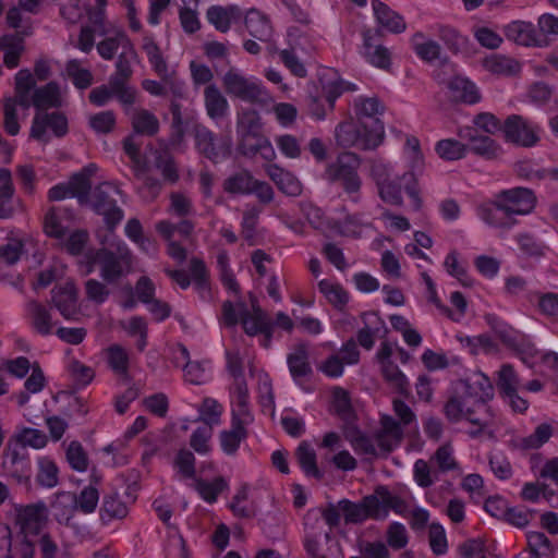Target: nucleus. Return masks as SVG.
I'll use <instances>...</instances> for the list:
<instances>
[{
  "mask_svg": "<svg viewBox=\"0 0 558 558\" xmlns=\"http://www.w3.org/2000/svg\"><path fill=\"white\" fill-rule=\"evenodd\" d=\"M404 508V500L384 485L377 486L373 494L363 497L359 502L340 500V509L347 524H359L367 519L384 520L388 517L389 510L402 513Z\"/></svg>",
  "mask_w": 558,
  "mask_h": 558,
  "instance_id": "obj_1",
  "label": "nucleus"
},
{
  "mask_svg": "<svg viewBox=\"0 0 558 558\" xmlns=\"http://www.w3.org/2000/svg\"><path fill=\"white\" fill-rule=\"evenodd\" d=\"M371 173L376 182L378 194L386 204L399 206L401 204V187L404 186L411 199V206L415 208L423 206V201L416 190V179L413 172L400 174L395 171L391 165L375 161Z\"/></svg>",
  "mask_w": 558,
  "mask_h": 558,
  "instance_id": "obj_2",
  "label": "nucleus"
},
{
  "mask_svg": "<svg viewBox=\"0 0 558 558\" xmlns=\"http://www.w3.org/2000/svg\"><path fill=\"white\" fill-rule=\"evenodd\" d=\"M84 274L89 275L95 266L100 268V277L111 283L124 276L132 266V253L123 241H118L110 247L88 248L80 260Z\"/></svg>",
  "mask_w": 558,
  "mask_h": 558,
  "instance_id": "obj_3",
  "label": "nucleus"
},
{
  "mask_svg": "<svg viewBox=\"0 0 558 558\" xmlns=\"http://www.w3.org/2000/svg\"><path fill=\"white\" fill-rule=\"evenodd\" d=\"M35 78L29 70L23 69L15 74L14 92L22 108L28 109L34 106L38 111H45L62 106V92L57 83L50 82L38 88H35Z\"/></svg>",
  "mask_w": 558,
  "mask_h": 558,
  "instance_id": "obj_4",
  "label": "nucleus"
},
{
  "mask_svg": "<svg viewBox=\"0 0 558 558\" xmlns=\"http://www.w3.org/2000/svg\"><path fill=\"white\" fill-rule=\"evenodd\" d=\"M384 134V125L372 120L369 129L354 117L340 122L335 129L336 144L342 148L374 149L381 144Z\"/></svg>",
  "mask_w": 558,
  "mask_h": 558,
  "instance_id": "obj_5",
  "label": "nucleus"
},
{
  "mask_svg": "<svg viewBox=\"0 0 558 558\" xmlns=\"http://www.w3.org/2000/svg\"><path fill=\"white\" fill-rule=\"evenodd\" d=\"M444 414L450 423L462 420L471 423L474 428L469 432L472 438L478 437L493 423L492 410H480L462 391L450 397L444 405Z\"/></svg>",
  "mask_w": 558,
  "mask_h": 558,
  "instance_id": "obj_6",
  "label": "nucleus"
},
{
  "mask_svg": "<svg viewBox=\"0 0 558 558\" xmlns=\"http://www.w3.org/2000/svg\"><path fill=\"white\" fill-rule=\"evenodd\" d=\"M221 83L230 97L257 105H266L271 100L262 81L245 75L239 68L230 66L223 74Z\"/></svg>",
  "mask_w": 558,
  "mask_h": 558,
  "instance_id": "obj_7",
  "label": "nucleus"
},
{
  "mask_svg": "<svg viewBox=\"0 0 558 558\" xmlns=\"http://www.w3.org/2000/svg\"><path fill=\"white\" fill-rule=\"evenodd\" d=\"M69 132V123L65 114L59 111H37L32 120L29 137L47 144L51 136L63 137Z\"/></svg>",
  "mask_w": 558,
  "mask_h": 558,
  "instance_id": "obj_8",
  "label": "nucleus"
},
{
  "mask_svg": "<svg viewBox=\"0 0 558 558\" xmlns=\"http://www.w3.org/2000/svg\"><path fill=\"white\" fill-rule=\"evenodd\" d=\"M2 471L20 484H29L32 464L28 449L23 444H8L2 454Z\"/></svg>",
  "mask_w": 558,
  "mask_h": 558,
  "instance_id": "obj_9",
  "label": "nucleus"
},
{
  "mask_svg": "<svg viewBox=\"0 0 558 558\" xmlns=\"http://www.w3.org/2000/svg\"><path fill=\"white\" fill-rule=\"evenodd\" d=\"M359 166L360 159L355 154H341L335 162L327 166L325 178L331 182L341 181L348 193H355L361 187V180L356 172Z\"/></svg>",
  "mask_w": 558,
  "mask_h": 558,
  "instance_id": "obj_10",
  "label": "nucleus"
},
{
  "mask_svg": "<svg viewBox=\"0 0 558 558\" xmlns=\"http://www.w3.org/2000/svg\"><path fill=\"white\" fill-rule=\"evenodd\" d=\"M506 138L520 146L530 147L539 140V128L520 116L509 117L504 125Z\"/></svg>",
  "mask_w": 558,
  "mask_h": 558,
  "instance_id": "obj_11",
  "label": "nucleus"
},
{
  "mask_svg": "<svg viewBox=\"0 0 558 558\" xmlns=\"http://www.w3.org/2000/svg\"><path fill=\"white\" fill-rule=\"evenodd\" d=\"M492 204L497 209H511V207L517 209H534L537 206V196L529 187L517 186L497 193Z\"/></svg>",
  "mask_w": 558,
  "mask_h": 558,
  "instance_id": "obj_12",
  "label": "nucleus"
},
{
  "mask_svg": "<svg viewBox=\"0 0 558 558\" xmlns=\"http://www.w3.org/2000/svg\"><path fill=\"white\" fill-rule=\"evenodd\" d=\"M47 522V510L44 504L28 505L17 509L16 524L20 535L37 537Z\"/></svg>",
  "mask_w": 558,
  "mask_h": 558,
  "instance_id": "obj_13",
  "label": "nucleus"
},
{
  "mask_svg": "<svg viewBox=\"0 0 558 558\" xmlns=\"http://www.w3.org/2000/svg\"><path fill=\"white\" fill-rule=\"evenodd\" d=\"M462 392L470 398L480 410H492L487 401L493 398V385L483 373H474L460 383Z\"/></svg>",
  "mask_w": 558,
  "mask_h": 558,
  "instance_id": "obj_14",
  "label": "nucleus"
},
{
  "mask_svg": "<svg viewBox=\"0 0 558 558\" xmlns=\"http://www.w3.org/2000/svg\"><path fill=\"white\" fill-rule=\"evenodd\" d=\"M287 364L293 381L302 387L313 375L308 344L305 342L294 344L287 354Z\"/></svg>",
  "mask_w": 558,
  "mask_h": 558,
  "instance_id": "obj_15",
  "label": "nucleus"
},
{
  "mask_svg": "<svg viewBox=\"0 0 558 558\" xmlns=\"http://www.w3.org/2000/svg\"><path fill=\"white\" fill-rule=\"evenodd\" d=\"M487 325L494 330L500 341L510 350L518 354L527 351L529 345L525 343L523 336L509 326L506 322L501 320L494 314L485 316Z\"/></svg>",
  "mask_w": 558,
  "mask_h": 558,
  "instance_id": "obj_16",
  "label": "nucleus"
},
{
  "mask_svg": "<svg viewBox=\"0 0 558 558\" xmlns=\"http://www.w3.org/2000/svg\"><path fill=\"white\" fill-rule=\"evenodd\" d=\"M25 311L29 326L35 332L43 337L52 335L56 323L49 307L32 299L26 302Z\"/></svg>",
  "mask_w": 558,
  "mask_h": 558,
  "instance_id": "obj_17",
  "label": "nucleus"
},
{
  "mask_svg": "<svg viewBox=\"0 0 558 558\" xmlns=\"http://www.w3.org/2000/svg\"><path fill=\"white\" fill-rule=\"evenodd\" d=\"M507 39L525 47H542L544 39L537 33L536 26L526 21H513L504 28Z\"/></svg>",
  "mask_w": 558,
  "mask_h": 558,
  "instance_id": "obj_18",
  "label": "nucleus"
},
{
  "mask_svg": "<svg viewBox=\"0 0 558 558\" xmlns=\"http://www.w3.org/2000/svg\"><path fill=\"white\" fill-rule=\"evenodd\" d=\"M304 547L312 558H344L339 541L330 532L317 538H304Z\"/></svg>",
  "mask_w": 558,
  "mask_h": 558,
  "instance_id": "obj_19",
  "label": "nucleus"
},
{
  "mask_svg": "<svg viewBox=\"0 0 558 558\" xmlns=\"http://www.w3.org/2000/svg\"><path fill=\"white\" fill-rule=\"evenodd\" d=\"M125 114L135 134L154 136L158 133L160 123L153 111L143 107L125 108Z\"/></svg>",
  "mask_w": 558,
  "mask_h": 558,
  "instance_id": "obj_20",
  "label": "nucleus"
},
{
  "mask_svg": "<svg viewBox=\"0 0 558 558\" xmlns=\"http://www.w3.org/2000/svg\"><path fill=\"white\" fill-rule=\"evenodd\" d=\"M242 16L241 9L235 4L211 5L206 11V19L216 31L227 33L233 23Z\"/></svg>",
  "mask_w": 558,
  "mask_h": 558,
  "instance_id": "obj_21",
  "label": "nucleus"
},
{
  "mask_svg": "<svg viewBox=\"0 0 558 558\" xmlns=\"http://www.w3.org/2000/svg\"><path fill=\"white\" fill-rule=\"evenodd\" d=\"M77 293L72 282L52 289L51 302L65 319H73L77 314Z\"/></svg>",
  "mask_w": 558,
  "mask_h": 558,
  "instance_id": "obj_22",
  "label": "nucleus"
},
{
  "mask_svg": "<svg viewBox=\"0 0 558 558\" xmlns=\"http://www.w3.org/2000/svg\"><path fill=\"white\" fill-rule=\"evenodd\" d=\"M458 135L461 140L469 142V151L490 158L497 155L499 146L489 136L477 134V130L466 126L460 129Z\"/></svg>",
  "mask_w": 558,
  "mask_h": 558,
  "instance_id": "obj_23",
  "label": "nucleus"
},
{
  "mask_svg": "<svg viewBox=\"0 0 558 558\" xmlns=\"http://www.w3.org/2000/svg\"><path fill=\"white\" fill-rule=\"evenodd\" d=\"M364 327L357 332V341L361 347L371 350L374 347L375 337H384L388 331L385 322L375 312L363 313Z\"/></svg>",
  "mask_w": 558,
  "mask_h": 558,
  "instance_id": "obj_24",
  "label": "nucleus"
},
{
  "mask_svg": "<svg viewBox=\"0 0 558 558\" xmlns=\"http://www.w3.org/2000/svg\"><path fill=\"white\" fill-rule=\"evenodd\" d=\"M195 145L201 154L214 161L229 155V145H216L214 133L204 126L195 130Z\"/></svg>",
  "mask_w": 558,
  "mask_h": 558,
  "instance_id": "obj_25",
  "label": "nucleus"
},
{
  "mask_svg": "<svg viewBox=\"0 0 558 558\" xmlns=\"http://www.w3.org/2000/svg\"><path fill=\"white\" fill-rule=\"evenodd\" d=\"M92 204L95 209H120L124 205L122 191L116 184L105 182L95 189Z\"/></svg>",
  "mask_w": 558,
  "mask_h": 558,
  "instance_id": "obj_26",
  "label": "nucleus"
},
{
  "mask_svg": "<svg viewBox=\"0 0 558 558\" xmlns=\"http://www.w3.org/2000/svg\"><path fill=\"white\" fill-rule=\"evenodd\" d=\"M204 106L207 116L214 121H219L229 113L228 99L215 84L205 87Z\"/></svg>",
  "mask_w": 558,
  "mask_h": 558,
  "instance_id": "obj_27",
  "label": "nucleus"
},
{
  "mask_svg": "<svg viewBox=\"0 0 558 558\" xmlns=\"http://www.w3.org/2000/svg\"><path fill=\"white\" fill-rule=\"evenodd\" d=\"M372 8L377 23L386 31L395 34L403 33L407 28L404 19L379 0H372Z\"/></svg>",
  "mask_w": 558,
  "mask_h": 558,
  "instance_id": "obj_28",
  "label": "nucleus"
},
{
  "mask_svg": "<svg viewBox=\"0 0 558 558\" xmlns=\"http://www.w3.org/2000/svg\"><path fill=\"white\" fill-rule=\"evenodd\" d=\"M265 171L280 191L290 196H298L302 192L301 182L290 171L276 163H268Z\"/></svg>",
  "mask_w": 558,
  "mask_h": 558,
  "instance_id": "obj_29",
  "label": "nucleus"
},
{
  "mask_svg": "<svg viewBox=\"0 0 558 558\" xmlns=\"http://www.w3.org/2000/svg\"><path fill=\"white\" fill-rule=\"evenodd\" d=\"M380 422L381 430L376 435V444L383 451L389 452L403 437L402 424L390 415H384Z\"/></svg>",
  "mask_w": 558,
  "mask_h": 558,
  "instance_id": "obj_30",
  "label": "nucleus"
},
{
  "mask_svg": "<svg viewBox=\"0 0 558 558\" xmlns=\"http://www.w3.org/2000/svg\"><path fill=\"white\" fill-rule=\"evenodd\" d=\"M241 323L244 331L248 336H255L263 330H267V326L271 324L266 313L255 303H252V312H250L244 303H240Z\"/></svg>",
  "mask_w": 558,
  "mask_h": 558,
  "instance_id": "obj_31",
  "label": "nucleus"
},
{
  "mask_svg": "<svg viewBox=\"0 0 558 558\" xmlns=\"http://www.w3.org/2000/svg\"><path fill=\"white\" fill-rule=\"evenodd\" d=\"M307 222L316 230L323 232L326 236L350 235L351 229L348 223L327 218L323 211H308Z\"/></svg>",
  "mask_w": 558,
  "mask_h": 558,
  "instance_id": "obj_32",
  "label": "nucleus"
},
{
  "mask_svg": "<svg viewBox=\"0 0 558 558\" xmlns=\"http://www.w3.org/2000/svg\"><path fill=\"white\" fill-rule=\"evenodd\" d=\"M450 96L456 101L476 104L481 99L480 92L474 83L463 76H454L449 81Z\"/></svg>",
  "mask_w": 558,
  "mask_h": 558,
  "instance_id": "obj_33",
  "label": "nucleus"
},
{
  "mask_svg": "<svg viewBox=\"0 0 558 558\" xmlns=\"http://www.w3.org/2000/svg\"><path fill=\"white\" fill-rule=\"evenodd\" d=\"M355 117L363 123H365L366 128L371 129V121H375L379 125H384L379 119V116L384 111V106L379 102L377 98L369 97L364 98L360 97L354 102Z\"/></svg>",
  "mask_w": 558,
  "mask_h": 558,
  "instance_id": "obj_34",
  "label": "nucleus"
},
{
  "mask_svg": "<svg viewBox=\"0 0 558 558\" xmlns=\"http://www.w3.org/2000/svg\"><path fill=\"white\" fill-rule=\"evenodd\" d=\"M363 37L364 43L362 53L366 61L376 68L388 70L391 64L390 51L381 45H374L372 43V35L369 32L364 33Z\"/></svg>",
  "mask_w": 558,
  "mask_h": 558,
  "instance_id": "obj_35",
  "label": "nucleus"
},
{
  "mask_svg": "<svg viewBox=\"0 0 558 558\" xmlns=\"http://www.w3.org/2000/svg\"><path fill=\"white\" fill-rule=\"evenodd\" d=\"M75 494L71 492H60L54 496L51 502L52 514L59 523L68 524L76 511Z\"/></svg>",
  "mask_w": 558,
  "mask_h": 558,
  "instance_id": "obj_36",
  "label": "nucleus"
},
{
  "mask_svg": "<svg viewBox=\"0 0 558 558\" xmlns=\"http://www.w3.org/2000/svg\"><path fill=\"white\" fill-rule=\"evenodd\" d=\"M245 25L250 34L262 41L270 39L272 27L269 19L256 9H250L245 16Z\"/></svg>",
  "mask_w": 558,
  "mask_h": 558,
  "instance_id": "obj_37",
  "label": "nucleus"
},
{
  "mask_svg": "<svg viewBox=\"0 0 558 558\" xmlns=\"http://www.w3.org/2000/svg\"><path fill=\"white\" fill-rule=\"evenodd\" d=\"M0 49L3 51V63L9 69H14L20 63V58L25 50L24 37L20 35H4L0 38Z\"/></svg>",
  "mask_w": 558,
  "mask_h": 558,
  "instance_id": "obj_38",
  "label": "nucleus"
},
{
  "mask_svg": "<svg viewBox=\"0 0 558 558\" xmlns=\"http://www.w3.org/2000/svg\"><path fill=\"white\" fill-rule=\"evenodd\" d=\"M96 170V165L89 163L69 179L66 183L69 184L70 191L73 193V197L78 198L80 202L87 197L92 187L90 178Z\"/></svg>",
  "mask_w": 558,
  "mask_h": 558,
  "instance_id": "obj_39",
  "label": "nucleus"
},
{
  "mask_svg": "<svg viewBox=\"0 0 558 558\" xmlns=\"http://www.w3.org/2000/svg\"><path fill=\"white\" fill-rule=\"evenodd\" d=\"M411 45L416 56L426 62H433L440 56V45L417 32L411 37Z\"/></svg>",
  "mask_w": 558,
  "mask_h": 558,
  "instance_id": "obj_40",
  "label": "nucleus"
},
{
  "mask_svg": "<svg viewBox=\"0 0 558 558\" xmlns=\"http://www.w3.org/2000/svg\"><path fill=\"white\" fill-rule=\"evenodd\" d=\"M260 116L253 109H242L236 114V133L239 140L262 132Z\"/></svg>",
  "mask_w": 558,
  "mask_h": 558,
  "instance_id": "obj_41",
  "label": "nucleus"
},
{
  "mask_svg": "<svg viewBox=\"0 0 558 558\" xmlns=\"http://www.w3.org/2000/svg\"><path fill=\"white\" fill-rule=\"evenodd\" d=\"M482 63L486 71L496 75H513L521 70L517 60L504 54H492L485 58Z\"/></svg>",
  "mask_w": 558,
  "mask_h": 558,
  "instance_id": "obj_42",
  "label": "nucleus"
},
{
  "mask_svg": "<svg viewBox=\"0 0 558 558\" xmlns=\"http://www.w3.org/2000/svg\"><path fill=\"white\" fill-rule=\"evenodd\" d=\"M153 156L154 165L161 171L162 177L170 182H175L179 178L178 169L163 142H159V147L153 151Z\"/></svg>",
  "mask_w": 558,
  "mask_h": 558,
  "instance_id": "obj_43",
  "label": "nucleus"
},
{
  "mask_svg": "<svg viewBox=\"0 0 558 558\" xmlns=\"http://www.w3.org/2000/svg\"><path fill=\"white\" fill-rule=\"evenodd\" d=\"M529 211H480V219L488 227L507 231L511 229L518 221L514 214H527Z\"/></svg>",
  "mask_w": 558,
  "mask_h": 558,
  "instance_id": "obj_44",
  "label": "nucleus"
},
{
  "mask_svg": "<svg viewBox=\"0 0 558 558\" xmlns=\"http://www.w3.org/2000/svg\"><path fill=\"white\" fill-rule=\"evenodd\" d=\"M254 180V177L248 171L243 170L228 177L223 182V190L232 195L251 194Z\"/></svg>",
  "mask_w": 558,
  "mask_h": 558,
  "instance_id": "obj_45",
  "label": "nucleus"
},
{
  "mask_svg": "<svg viewBox=\"0 0 558 558\" xmlns=\"http://www.w3.org/2000/svg\"><path fill=\"white\" fill-rule=\"evenodd\" d=\"M136 180L138 181V193L144 199H153L155 198L160 189L161 184L159 180L154 178L150 173V168L148 166L137 167L136 168Z\"/></svg>",
  "mask_w": 558,
  "mask_h": 558,
  "instance_id": "obj_46",
  "label": "nucleus"
},
{
  "mask_svg": "<svg viewBox=\"0 0 558 558\" xmlns=\"http://www.w3.org/2000/svg\"><path fill=\"white\" fill-rule=\"evenodd\" d=\"M298 462L307 476H313L317 480L323 477V473L318 470L316 464V453L311 445L302 441L295 451Z\"/></svg>",
  "mask_w": 558,
  "mask_h": 558,
  "instance_id": "obj_47",
  "label": "nucleus"
},
{
  "mask_svg": "<svg viewBox=\"0 0 558 558\" xmlns=\"http://www.w3.org/2000/svg\"><path fill=\"white\" fill-rule=\"evenodd\" d=\"M142 49L146 53L148 61L154 71L161 77H166L168 73L167 63L162 57L160 48L156 44L155 39L145 35L143 37Z\"/></svg>",
  "mask_w": 558,
  "mask_h": 558,
  "instance_id": "obj_48",
  "label": "nucleus"
},
{
  "mask_svg": "<svg viewBox=\"0 0 558 558\" xmlns=\"http://www.w3.org/2000/svg\"><path fill=\"white\" fill-rule=\"evenodd\" d=\"M435 150L441 159L454 161L464 158L469 147L458 140L445 138L436 143Z\"/></svg>",
  "mask_w": 558,
  "mask_h": 558,
  "instance_id": "obj_49",
  "label": "nucleus"
},
{
  "mask_svg": "<svg viewBox=\"0 0 558 558\" xmlns=\"http://www.w3.org/2000/svg\"><path fill=\"white\" fill-rule=\"evenodd\" d=\"M128 506L121 500L120 496L117 493H111L104 497L100 518L104 522L122 519L128 514Z\"/></svg>",
  "mask_w": 558,
  "mask_h": 558,
  "instance_id": "obj_50",
  "label": "nucleus"
},
{
  "mask_svg": "<svg viewBox=\"0 0 558 558\" xmlns=\"http://www.w3.org/2000/svg\"><path fill=\"white\" fill-rule=\"evenodd\" d=\"M496 386L500 397L515 390H521L522 385L520 378L511 364L501 365L500 369L497 372Z\"/></svg>",
  "mask_w": 558,
  "mask_h": 558,
  "instance_id": "obj_51",
  "label": "nucleus"
},
{
  "mask_svg": "<svg viewBox=\"0 0 558 558\" xmlns=\"http://www.w3.org/2000/svg\"><path fill=\"white\" fill-rule=\"evenodd\" d=\"M247 437V430L231 424L230 429H223L219 434V441L222 451L227 456H234L241 442Z\"/></svg>",
  "mask_w": 558,
  "mask_h": 558,
  "instance_id": "obj_52",
  "label": "nucleus"
},
{
  "mask_svg": "<svg viewBox=\"0 0 558 558\" xmlns=\"http://www.w3.org/2000/svg\"><path fill=\"white\" fill-rule=\"evenodd\" d=\"M318 289L327 301L338 310H342L349 302L348 292L339 283L323 279L318 282Z\"/></svg>",
  "mask_w": 558,
  "mask_h": 558,
  "instance_id": "obj_53",
  "label": "nucleus"
},
{
  "mask_svg": "<svg viewBox=\"0 0 558 558\" xmlns=\"http://www.w3.org/2000/svg\"><path fill=\"white\" fill-rule=\"evenodd\" d=\"M460 343L470 350L472 354L478 353H496L498 351L497 343L488 335H478L474 337L459 336Z\"/></svg>",
  "mask_w": 558,
  "mask_h": 558,
  "instance_id": "obj_54",
  "label": "nucleus"
},
{
  "mask_svg": "<svg viewBox=\"0 0 558 558\" xmlns=\"http://www.w3.org/2000/svg\"><path fill=\"white\" fill-rule=\"evenodd\" d=\"M381 373L385 380L400 395L408 396L409 381L405 375L391 361H386L381 366Z\"/></svg>",
  "mask_w": 558,
  "mask_h": 558,
  "instance_id": "obj_55",
  "label": "nucleus"
},
{
  "mask_svg": "<svg viewBox=\"0 0 558 558\" xmlns=\"http://www.w3.org/2000/svg\"><path fill=\"white\" fill-rule=\"evenodd\" d=\"M131 44L129 37L119 32L114 36H110L101 40L97 45V51L100 57L105 60H111L120 49L121 51L125 49Z\"/></svg>",
  "mask_w": 558,
  "mask_h": 558,
  "instance_id": "obj_56",
  "label": "nucleus"
},
{
  "mask_svg": "<svg viewBox=\"0 0 558 558\" xmlns=\"http://www.w3.org/2000/svg\"><path fill=\"white\" fill-rule=\"evenodd\" d=\"M228 482L222 476H218L211 482L197 480L195 483V489L198 492L201 497L209 504L215 502L219 494L228 489Z\"/></svg>",
  "mask_w": 558,
  "mask_h": 558,
  "instance_id": "obj_57",
  "label": "nucleus"
},
{
  "mask_svg": "<svg viewBox=\"0 0 558 558\" xmlns=\"http://www.w3.org/2000/svg\"><path fill=\"white\" fill-rule=\"evenodd\" d=\"M198 413L197 421L203 422L206 426L214 427L221 422L222 405L213 398H205L198 407Z\"/></svg>",
  "mask_w": 558,
  "mask_h": 558,
  "instance_id": "obj_58",
  "label": "nucleus"
},
{
  "mask_svg": "<svg viewBox=\"0 0 558 558\" xmlns=\"http://www.w3.org/2000/svg\"><path fill=\"white\" fill-rule=\"evenodd\" d=\"M430 462L436 465L438 473H447L459 470V463L453 456V449L449 444L440 446L430 457Z\"/></svg>",
  "mask_w": 558,
  "mask_h": 558,
  "instance_id": "obj_59",
  "label": "nucleus"
},
{
  "mask_svg": "<svg viewBox=\"0 0 558 558\" xmlns=\"http://www.w3.org/2000/svg\"><path fill=\"white\" fill-rule=\"evenodd\" d=\"M17 106L20 105L16 94L14 97H8L3 100V128L5 132L11 136L17 135L21 129L17 120Z\"/></svg>",
  "mask_w": 558,
  "mask_h": 558,
  "instance_id": "obj_60",
  "label": "nucleus"
},
{
  "mask_svg": "<svg viewBox=\"0 0 558 558\" xmlns=\"http://www.w3.org/2000/svg\"><path fill=\"white\" fill-rule=\"evenodd\" d=\"M110 86L114 93V97L122 105L123 110L125 108H132L136 102L137 92L134 87L126 84V81H122L119 77H110Z\"/></svg>",
  "mask_w": 558,
  "mask_h": 558,
  "instance_id": "obj_61",
  "label": "nucleus"
},
{
  "mask_svg": "<svg viewBox=\"0 0 558 558\" xmlns=\"http://www.w3.org/2000/svg\"><path fill=\"white\" fill-rule=\"evenodd\" d=\"M37 482L47 488H52L58 484V468L49 458H40L38 460Z\"/></svg>",
  "mask_w": 558,
  "mask_h": 558,
  "instance_id": "obj_62",
  "label": "nucleus"
},
{
  "mask_svg": "<svg viewBox=\"0 0 558 558\" xmlns=\"http://www.w3.org/2000/svg\"><path fill=\"white\" fill-rule=\"evenodd\" d=\"M526 539L530 551L538 555L539 557H553L555 548L549 538L544 533L533 531L527 532Z\"/></svg>",
  "mask_w": 558,
  "mask_h": 558,
  "instance_id": "obj_63",
  "label": "nucleus"
},
{
  "mask_svg": "<svg viewBox=\"0 0 558 558\" xmlns=\"http://www.w3.org/2000/svg\"><path fill=\"white\" fill-rule=\"evenodd\" d=\"M35 537L16 534L13 541L9 542L10 558H33Z\"/></svg>",
  "mask_w": 558,
  "mask_h": 558,
  "instance_id": "obj_64",
  "label": "nucleus"
}]
</instances>
